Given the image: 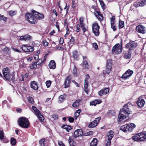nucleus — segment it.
I'll list each match as a JSON object with an SVG mask.
<instances>
[{"mask_svg":"<svg viewBox=\"0 0 146 146\" xmlns=\"http://www.w3.org/2000/svg\"><path fill=\"white\" fill-rule=\"evenodd\" d=\"M31 86L32 88L35 90H36L38 89V87L37 84L36 82L35 81H33L31 82Z\"/></svg>","mask_w":146,"mask_h":146,"instance_id":"24","label":"nucleus"},{"mask_svg":"<svg viewBox=\"0 0 146 146\" xmlns=\"http://www.w3.org/2000/svg\"><path fill=\"white\" fill-rule=\"evenodd\" d=\"M101 103V101L99 100H96L94 101L90 102V105H94L96 106L97 104H99Z\"/></svg>","mask_w":146,"mask_h":146,"instance_id":"28","label":"nucleus"},{"mask_svg":"<svg viewBox=\"0 0 146 146\" xmlns=\"http://www.w3.org/2000/svg\"><path fill=\"white\" fill-rule=\"evenodd\" d=\"M32 108L34 110L35 114L39 119L40 121L41 122L43 121L44 118L43 116L41 114L40 111L35 106H32Z\"/></svg>","mask_w":146,"mask_h":146,"instance_id":"9","label":"nucleus"},{"mask_svg":"<svg viewBox=\"0 0 146 146\" xmlns=\"http://www.w3.org/2000/svg\"><path fill=\"white\" fill-rule=\"evenodd\" d=\"M135 127V125L133 123H130L129 124H126L121 126L120 127V129L125 132L127 131H131Z\"/></svg>","mask_w":146,"mask_h":146,"instance_id":"5","label":"nucleus"},{"mask_svg":"<svg viewBox=\"0 0 146 146\" xmlns=\"http://www.w3.org/2000/svg\"><path fill=\"white\" fill-rule=\"evenodd\" d=\"M33 11L32 13H26L25 15V19L31 23H35L37 22L36 17L35 14H33Z\"/></svg>","mask_w":146,"mask_h":146,"instance_id":"4","label":"nucleus"},{"mask_svg":"<svg viewBox=\"0 0 146 146\" xmlns=\"http://www.w3.org/2000/svg\"><path fill=\"white\" fill-rule=\"evenodd\" d=\"M33 14H35L36 16V21L38 18L39 20L43 19L44 18V16L43 15L38 13L36 11H33Z\"/></svg>","mask_w":146,"mask_h":146,"instance_id":"21","label":"nucleus"},{"mask_svg":"<svg viewBox=\"0 0 146 146\" xmlns=\"http://www.w3.org/2000/svg\"><path fill=\"white\" fill-rule=\"evenodd\" d=\"M96 7L93 5L91 8V11L92 12H94V14L96 17L99 20L101 21L103 19V17L101 13L96 10Z\"/></svg>","mask_w":146,"mask_h":146,"instance_id":"8","label":"nucleus"},{"mask_svg":"<svg viewBox=\"0 0 146 146\" xmlns=\"http://www.w3.org/2000/svg\"><path fill=\"white\" fill-rule=\"evenodd\" d=\"M108 139L111 140L114 135L113 132L112 131H110L108 132Z\"/></svg>","mask_w":146,"mask_h":146,"instance_id":"31","label":"nucleus"},{"mask_svg":"<svg viewBox=\"0 0 146 146\" xmlns=\"http://www.w3.org/2000/svg\"><path fill=\"white\" fill-rule=\"evenodd\" d=\"M4 133L3 131H0V139L1 140L4 137L3 136Z\"/></svg>","mask_w":146,"mask_h":146,"instance_id":"50","label":"nucleus"},{"mask_svg":"<svg viewBox=\"0 0 146 146\" xmlns=\"http://www.w3.org/2000/svg\"><path fill=\"white\" fill-rule=\"evenodd\" d=\"M71 79V77L70 75H69L66 77L64 83L65 88H67L69 86Z\"/></svg>","mask_w":146,"mask_h":146,"instance_id":"18","label":"nucleus"},{"mask_svg":"<svg viewBox=\"0 0 146 146\" xmlns=\"http://www.w3.org/2000/svg\"><path fill=\"white\" fill-rule=\"evenodd\" d=\"M128 104L130 105L131 103L129 102L125 104L123 107L120 110L118 116V120L119 121L124 120L129 114L132 113V111L129 108Z\"/></svg>","mask_w":146,"mask_h":146,"instance_id":"1","label":"nucleus"},{"mask_svg":"<svg viewBox=\"0 0 146 146\" xmlns=\"http://www.w3.org/2000/svg\"><path fill=\"white\" fill-rule=\"evenodd\" d=\"M68 142L70 145L72 144L74 142V141L71 138L69 137L68 139Z\"/></svg>","mask_w":146,"mask_h":146,"instance_id":"53","label":"nucleus"},{"mask_svg":"<svg viewBox=\"0 0 146 146\" xmlns=\"http://www.w3.org/2000/svg\"><path fill=\"white\" fill-rule=\"evenodd\" d=\"M92 44L93 48L97 50L98 48V45L96 43L94 42Z\"/></svg>","mask_w":146,"mask_h":146,"instance_id":"55","label":"nucleus"},{"mask_svg":"<svg viewBox=\"0 0 146 146\" xmlns=\"http://www.w3.org/2000/svg\"><path fill=\"white\" fill-rule=\"evenodd\" d=\"M9 48L7 47H6L2 50L3 51L5 52H7L8 51H9Z\"/></svg>","mask_w":146,"mask_h":146,"instance_id":"60","label":"nucleus"},{"mask_svg":"<svg viewBox=\"0 0 146 146\" xmlns=\"http://www.w3.org/2000/svg\"><path fill=\"white\" fill-rule=\"evenodd\" d=\"M133 73V71L128 69L121 76V78L125 80L129 78Z\"/></svg>","mask_w":146,"mask_h":146,"instance_id":"15","label":"nucleus"},{"mask_svg":"<svg viewBox=\"0 0 146 146\" xmlns=\"http://www.w3.org/2000/svg\"><path fill=\"white\" fill-rule=\"evenodd\" d=\"M48 66L50 69H54L56 67V64L54 60H51Z\"/></svg>","mask_w":146,"mask_h":146,"instance_id":"22","label":"nucleus"},{"mask_svg":"<svg viewBox=\"0 0 146 146\" xmlns=\"http://www.w3.org/2000/svg\"><path fill=\"white\" fill-rule=\"evenodd\" d=\"M100 26L97 23H94L92 25V29L93 33L95 35L98 36L99 35Z\"/></svg>","mask_w":146,"mask_h":146,"instance_id":"11","label":"nucleus"},{"mask_svg":"<svg viewBox=\"0 0 146 146\" xmlns=\"http://www.w3.org/2000/svg\"><path fill=\"white\" fill-rule=\"evenodd\" d=\"M101 119V118L100 117L96 118L94 121L90 123L88 125L89 127L93 128L96 126Z\"/></svg>","mask_w":146,"mask_h":146,"instance_id":"16","label":"nucleus"},{"mask_svg":"<svg viewBox=\"0 0 146 146\" xmlns=\"http://www.w3.org/2000/svg\"><path fill=\"white\" fill-rule=\"evenodd\" d=\"M132 139L136 141H140L139 134H136L133 136L132 137Z\"/></svg>","mask_w":146,"mask_h":146,"instance_id":"37","label":"nucleus"},{"mask_svg":"<svg viewBox=\"0 0 146 146\" xmlns=\"http://www.w3.org/2000/svg\"><path fill=\"white\" fill-rule=\"evenodd\" d=\"M45 139H42L39 141V143L40 146H45Z\"/></svg>","mask_w":146,"mask_h":146,"instance_id":"41","label":"nucleus"},{"mask_svg":"<svg viewBox=\"0 0 146 146\" xmlns=\"http://www.w3.org/2000/svg\"><path fill=\"white\" fill-rule=\"evenodd\" d=\"M122 50V45H121L119 43L115 44L112 48L111 53L117 54H120Z\"/></svg>","mask_w":146,"mask_h":146,"instance_id":"6","label":"nucleus"},{"mask_svg":"<svg viewBox=\"0 0 146 146\" xmlns=\"http://www.w3.org/2000/svg\"><path fill=\"white\" fill-rule=\"evenodd\" d=\"M74 41V38L73 36H71V38L70 39V42L68 43L69 46H72L73 45Z\"/></svg>","mask_w":146,"mask_h":146,"instance_id":"39","label":"nucleus"},{"mask_svg":"<svg viewBox=\"0 0 146 146\" xmlns=\"http://www.w3.org/2000/svg\"><path fill=\"white\" fill-rule=\"evenodd\" d=\"M37 68V64L36 62H32L30 65V68L32 69L36 68Z\"/></svg>","mask_w":146,"mask_h":146,"instance_id":"38","label":"nucleus"},{"mask_svg":"<svg viewBox=\"0 0 146 146\" xmlns=\"http://www.w3.org/2000/svg\"><path fill=\"white\" fill-rule=\"evenodd\" d=\"M114 24L115 23H111V27L113 30L114 31H115L116 30V28Z\"/></svg>","mask_w":146,"mask_h":146,"instance_id":"47","label":"nucleus"},{"mask_svg":"<svg viewBox=\"0 0 146 146\" xmlns=\"http://www.w3.org/2000/svg\"><path fill=\"white\" fill-rule=\"evenodd\" d=\"M139 134L140 141H144L146 138V133H141Z\"/></svg>","mask_w":146,"mask_h":146,"instance_id":"23","label":"nucleus"},{"mask_svg":"<svg viewBox=\"0 0 146 146\" xmlns=\"http://www.w3.org/2000/svg\"><path fill=\"white\" fill-rule=\"evenodd\" d=\"M73 56L75 59L78 60L79 56V54L77 51H74L73 52Z\"/></svg>","mask_w":146,"mask_h":146,"instance_id":"30","label":"nucleus"},{"mask_svg":"<svg viewBox=\"0 0 146 146\" xmlns=\"http://www.w3.org/2000/svg\"><path fill=\"white\" fill-rule=\"evenodd\" d=\"M51 82L50 81H47L46 82V84L47 88H49L51 85Z\"/></svg>","mask_w":146,"mask_h":146,"instance_id":"51","label":"nucleus"},{"mask_svg":"<svg viewBox=\"0 0 146 146\" xmlns=\"http://www.w3.org/2000/svg\"><path fill=\"white\" fill-rule=\"evenodd\" d=\"M80 27L81 28L83 33H85L86 31H87L88 30V28L84 23L80 25Z\"/></svg>","mask_w":146,"mask_h":146,"instance_id":"26","label":"nucleus"},{"mask_svg":"<svg viewBox=\"0 0 146 146\" xmlns=\"http://www.w3.org/2000/svg\"><path fill=\"white\" fill-rule=\"evenodd\" d=\"M80 25H77V26L76 27L75 29L76 30V31L77 32H78L80 31Z\"/></svg>","mask_w":146,"mask_h":146,"instance_id":"52","label":"nucleus"},{"mask_svg":"<svg viewBox=\"0 0 146 146\" xmlns=\"http://www.w3.org/2000/svg\"><path fill=\"white\" fill-rule=\"evenodd\" d=\"M135 30L137 33L144 34L146 32L145 28L141 25H139L136 27Z\"/></svg>","mask_w":146,"mask_h":146,"instance_id":"12","label":"nucleus"},{"mask_svg":"<svg viewBox=\"0 0 146 146\" xmlns=\"http://www.w3.org/2000/svg\"><path fill=\"white\" fill-rule=\"evenodd\" d=\"M42 62V60L41 59H39L38 60V61L37 62H36V63L37 65H38L41 64Z\"/></svg>","mask_w":146,"mask_h":146,"instance_id":"62","label":"nucleus"},{"mask_svg":"<svg viewBox=\"0 0 146 146\" xmlns=\"http://www.w3.org/2000/svg\"><path fill=\"white\" fill-rule=\"evenodd\" d=\"M28 77V74L27 73L25 74L24 75H22V79L21 80V81H24V78L25 77L26 78H27Z\"/></svg>","mask_w":146,"mask_h":146,"instance_id":"49","label":"nucleus"},{"mask_svg":"<svg viewBox=\"0 0 146 146\" xmlns=\"http://www.w3.org/2000/svg\"><path fill=\"white\" fill-rule=\"evenodd\" d=\"M115 17L113 16L111 18V23H115Z\"/></svg>","mask_w":146,"mask_h":146,"instance_id":"57","label":"nucleus"},{"mask_svg":"<svg viewBox=\"0 0 146 146\" xmlns=\"http://www.w3.org/2000/svg\"><path fill=\"white\" fill-rule=\"evenodd\" d=\"M58 144L60 146H65L63 142L61 141H58Z\"/></svg>","mask_w":146,"mask_h":146,"instance_id":"54","label":"nucleus"},{"mask_svg":"<svg viewBox=\"0 0 146 146\" xmlns=\"http://www.w3.org/2000/svg\"><path fill=\"white\" fill-rule=\"evenodd\" d=\"M3 76L6 80L8 81H11L12 83L14 82L15 78L14 73H10L9 68L7 67L3 68Z\"/></svg>","mask_w":146,"mask_h":146,"instance_id":"2","label":"nucleus"},{"mask_svg":"<svg viewBox=\"0 0 146 146\" xmlns=\"http://www.w3.org/2000/svg\"><path fill=\"white\" fill-rule=\"evenodd\" d=\"M43 44L44 46H47L48 45V43L46 41V40H44L43 41Z\"/></svg>","mask_w":146,"mask_h":146,"instance_id":"56","label":"nucleus"},{"mask_svg":"<svg viewBox=\"0 0 146 146\" xmlns=\"http://www.w3.org/2000/svg\"><path fill=\"white\" fill-rule=\"evenodd\" d=\"M88 81L87 80H85L84 84V90L86 93L87 94H88Z\"/></svg>","mask_w":146,"mask_h":146,"instance_id":"29","label":"nucleus"},{"mask_svg":"<svg viewBox=\"0 0 146 146\" xmlns=\"http://www.w3.org/2000/svg\"><path fill=\"white\" fill-rule=\"evenodd\" d=\"M83 134L82 130L81 129L76 130L74 133V137L76 138L79 136H81Z\"/></svg>","mask_w":146,"mask_h":146,"instance_id":"19","label":"nucleus"},{"mask_svg":"<svg viewBox=\"0 0 146 146\" xmlns=\"http://www.w3.org/2000/svg\"><path fill=\"white\" fill-rule=\"evenodd\" d=\"M65 94L61 95L58 98V102L60 103L62 102L65 99Z\"/></svg>","mask_w":146,"mask_h":146,"instance_id":"32","label":"nucleus"},{"mask_svg":"<svg viewBox=\"0 0 146 146\" xmlns=\"http://www.w3.org/2000/svg\"><path fill=\"white\" fill-rule=\"evenodd\" d=\"M9 15L11 16H13L16 14L17 11H9Z\"/></svg>","mask_w":146,"mask_h":146,"instance_id":"42","label":"nucleus"},{"mask_svg":"<svg viewBox=\"0 0 146 146\" xmlns=\"http://www.w3.org/2000/svg\"><path fill=\"white\" fill-rule=\"evenodd\" d=\"M98 140L94 138L90 143V146H97L98 144Z\"/></svg>","mask_w":146,"mask_h":146,"instance_id":"25","label":"nucleus"},{"mask_svg":"<svg viewBox=\"0 0 146 146\" xmlns=\"http://www.w3.org/2000/svg\"><path fill=\"white\" fill-rule=\"evenodd\" d=\"M21 48L23 50L26 52H32L34 51V48L33 47L24 45L22 46Z\"/></svg>","mask_w":146,"mask_h":146,"instance_id":"14","label":"nucleus"},{"mask_svg":"<svg viewBox=\"0 0 146 146\" xmlns=\"http://www.w3.org/2000/svg\"><path fill=\"white\" fill-rule=\"evenodd\" d=\"M112 61L110 60H108L107 61L106 66L103 70V74L104 75H108L110 73L111 69Z\"/></svg>","mask_w":146,"mask_h":146,"instance_id":"7","label":"nucleus"},{"mask_svg":"<svg viewBox=\"0 0 146 146\" xmlns=\"http://www.w3.org/2000/svg\"><path fill=\"white\" fill-rule=\"evenodd\" d=\"M11 142L12 145H15L16 143V139L13 137L11 138Z\"/></svg>","mask_w":146,"mask_h":146,"instance_id":"43","label":"nucleus"},{"mask_svg":"<svg viewBox=\"0 0 146 146\" xmlns=\"http://www.w3.org/2000/svg\"><path fill=\"white\" fill-rule=\"evenodd\" d=\"M140 7H143L146 5V0H142L139 1Z\"/></svg>","mask_w":146,"mask_h":146,"instance_id":"36","label":"nucleus"},{"mask_svg":"<svg viewBox=\"0 0 146 146\" xmlns=\"http://www.w3.org/2000/svg\"><path fill=\"white\" fill-rule=\"evenodd\" d=\"M61 128L65 129L68 132H69L70 130L72 128V127L70 125H63L61 126Z\"/></svg>","mask_w":146,"mask_h":146,"instance_id":"27","label":"nucleus"},{"mask_svg":"<svg viewBox=\"0 0 146 146\" xmlns=\"http://www.w3.org/2000/svg\"><path fill=\"white\" fill-rule=\"evenodd\" d=\"M32 38V36L29 35H26L20 36V40L26 41L30 40Z\"/></svg>","mask_w":146,"mask_h":146,"instance_id":"20","label":"nucleus"},{"mask_svg":"<svg viewBox=\"0 0 146 146\" xmlns=\"http://www.w3.org/2000/svg\"><path fill=\"white\" fill-rule=\"evenodd\" d=\"M69 121L71 123L73 122L74 121V119L73 117H70L68 118Z\"/></svg>","mask_w":146,"mask_h":146,"instance_id":"59","label":"nucleus"},{"mask_svg":"<svg viewBox=\"0 0 146 146\" xmlns=\"http://www.w3.org/2000/svg\"><path fill=\"white\" fill-rule=\"evenodd\" d=\"M145 97V96H141L138 98L137 104L140 107H142L145 104V102L144 99Z\"/></svg>","mask_w":146,"mask_h":146,"instance_id":"13","label":"nucleus"},{"mask_svg":"<svg viewBox=\"0 0 146 146\" xmlns=\"http://www.w3.org/2000/svg\"><path fill=\"white\" fill-rule=\"evenodd\" d=\"M100 2V5L102 7V8L103 9H105V5L103 2V1L102 0H98Z\"/></svg>","mask_w":146,"mask_h":146,"instance_id":"44","label":"nucleus"},{"mask_svg":"<svg viewBox=\"0 0 146 146\" xmlns=\"http://www.w3.org/2000/svg\"><path fill=\"white\" fill-rule=\"evenodd\" d=\"M83 66L86 69L89 68V65L87 62L86 60H84L83 62Z\"/></svg>","mask_w":146,"mask_h":146,"instance_id":"35","label":"nucleus"},{"mask_svg":"<svg viewBox=\"0 0 146 146\" xmlns=\"http://www.w3.org/2000/svg\"><path fill=\"white\" fill-rule=\"evenodd\" d=\"M131 51L126 52L124 53V57L126 59H130L131 58Z\"/></svg>","mask_w":146,"mask_h":146,"instance_id":"33","label":"nucleus"},{"mask_svg":"<svg viewBox=\"0 0 146 146\" xmlns=\"http://www.w3.org/2000/svg\"><path fill=\"white\" fill-rule=\"evenodd\" d=\"M19 125L23 128H27L29 126L30 123L28 119L25 117L19 118L18 120Z\"/></svg>","mask_w":146,"mask_h":146,"instance_id":"3","label":"nucleus"},{"mask_svg":"<svg viewBox=\"0 0 146 146\" xmlns=\"http://www.w3.org/2000/svg\"><path fill=\"white\" fill-rule=\"evenodd\" d=\"M133 5L136 8L140 7L139 1H137L133 3Z\"/></svg>","mask_w":146,"mask_h":146,"instance_id":"46","label":"nucleus"},{"mask_svg":"<svg viewBox=\"0 0 146 146\" xmlns=\"http://www.w3.org/2000/svg\"><path fill=\"white\" fill-rule=\"evenodd\" d=\"M64 39L62 38H61L60 40V44H63V42Z\"/></svg>","mask_w":146,"mask_h":146,"instance_id":"64","label":"nucleus"},{"mask_svg":"<svg viewBox=\"0 0 146 146\" xmlns=\"http://www.w3.org/2000/svg\"><path fill=\"white\" fill-rule=\"evenodd\" d=\"M111 140H110V139H108V141L106 144V146H110L111 144Z\"/></svg>","mask_w":146,"mask_h":146,"instance_id":"61","label":"nucleus"},{"mask_svg":"<svg viewBox=\"0 0 146 146\" xmlns=\"http://www.w3.org/2000/svg\"><path fill=\"white\" fill-rule=\"evenodd\" d=\"M109 90L110 89L109 88H103L98 92V95L100 96L105 95L109 93Z\"/></svg>","mask_w":146,"mask_h":146,"instance_id":"17","label":"nucleus"},{"mask_svg":"<svg viewBox=\"0 0 146 146\" xmlns=\"http://www.w3.org/2000/svg\"><path fill=\"white\" fill-rule=\"evenodd\" d=\"M124 27V22L123 21H119V28L121 29Z\"/></svg>","mask_w":146,"mask_h":146,"instance_id":"40","label":"nucleus"},{"mask_svg":"<svg viewBox=\"0 0 146 146\" xmlns=\"http://www.w3.org/2000/svg\"><path fill=\"white\" fill-rule=\"evenodd\" d=\"M80 100H76L73 104L72 106L74 108H76L79 106V103L81 101Z\"/></svg>","mask_w":146,"mask_h":146,"instance_id":"34","label":"nucleus"},{"mask_svg":"<svg viewBox=\"0 0 146 146\" xmlns=\"http://www.w3.org/2000/svg\"><path fill=\"white\" fill-rule=\"evenodd\" d=\"M84 19L83 17H80L79 19L80 25L84 24L83 23Z\"/></svg>","mask_w":146,"mask_h":146,"instance_id":"58","label":"nucleus"},{"mask_svg":"<svg viewBox=\"0 0 146 146\" xmlns=\"http://www.w3.org/2000/svg\"><path fill=\"white\" fill-rule=\"evenodd\" d=\"M28 101L31 104H33L34 101L33 98L29 96L28 98Z\"/></svg>","mask_w":146,"mask_h":146,"instance_id":"45","label":"nucleus"},{"mask_svg":"<svg viewBox=\"0 0 146 146\" xmlns=\"http://www.w3.org/2000/svg\"><path fill=\"white\" fill-rule=\"evenodd\" d=\"M137 46V43L135 41H130L126 44L125 47L129 50H133Z\"/></svg>","mask_w":146,"mask_h":146,"instance_id":"10","label":"nucleus"},{"mask_svg":"<svg viewBox=\"0 0 146 146\" xmlns=\"http://www.w3.org/2000/svg\"><path fill=\"white\" fill-rule=\"evenodd\" d=\"M93 133L92 131H90L86 133L85 134H84V135L85 136L91 135L93 134Z\"/></svg>","mask_w":146,"mask_h":146,"instance_id":"48","label":"nucleus"},{"mask_svg":"<svg viewBox=\"0 0 146 146\" xmlns=\"http://www.w3.org/2000/svg\"><path fill=\"white\" fill-rule=\"evenodd\" d=\"M73 71L74 74H76V73L77 72V70L75 66H74V67Z\"/></svg>","mask_w":146,"mask_h":146,"instance_id":"63","label":"nucleus"}]
</instances>
